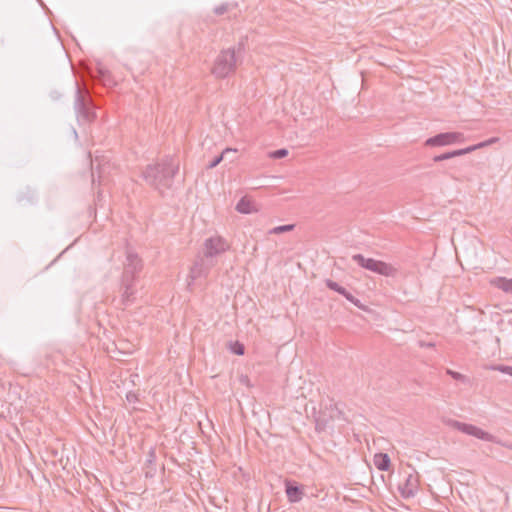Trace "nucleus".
I'll list each match as a JSON object with an SVG mask.
<instances>
[{"instance_id":"18","label":"nucleus","mask_w":512,"mask_h":512,"mask_svg":"<svg viewBox=\"0 0 512 512\" xmlns=\"http://www.w3.org/2000/svg\"><path fill=\"white\" fill-rule=\"evenodd\" d=\"M294 228H295L294 224L280 225V226L272 228L269 231V234H277L278 235V234H282L285 232H290V231L294 230Z\"/></svg>"},{"instance_id":"24","label":"nucleus","mask_w":512,"mask_h":512,"mask_svg":"<svg viewBox=\"0 0 512 512\" xmlns=\"http://www.w3.org/2000/svg\"><path fill=\"white\" fill-rule=\"evenodd\" d=\"M446 374H448L453 379L458 380V381H464L465 380V376L463 374H461L459 372H456V371H453L451 369H447L446 370Z\"/></svg>"},{"instance_id":"3","label":"nucleus","mask_w":512,"mask_h":512,"mask_svg":"<svg viewBox=\"0 0 512 512\" xmlns=\"http://www.w3.org/2000/svg\"><path fill=\"white\" fill-rule=\"evenodd\" d=\"M239 62L241 59L234 47L222 49L214 60L211 74L217 79H224L235 73Z\"/></svg>"},{"instance_id":"13","label":"nucleus","mask_w":512,"mask_h":512,"mask_svg":"<svg viewBox=\"0 0 512 512\" xmlns=\"http://www.w3.org/2000/svg\"><path fill=\"white\" fill-rule=\"evenodd\" d=\"M333 420V416L328 414L327 411H320L315 416V430L317 433H322L326 430L330 422Z\"/></svg>"},{"instance_id":"2","label":"nucleus","mask_w":512,"mask_h":512,"mask_svg":"<svg viewBox=\"0 0 512 512\" xmlns=\"http://www.w3.org/2000/svg\"><path fill=\"white\" fill-rule=\"evenodd\" d=\"M229 249V244L222 237H210L204 242L203 255L199 256L190 269L189 277L195 280L206 277L215 265L213 258Z\"/></svg>"},{"instance_id":"25","label":"nucleus","mask_w":512,"mask_h":512,"mask_svg":"<svg viewBox=\"0 0 512 512\" xmlns=\"http://www.w3.org/2000/svg\"><path fill=\"white\" fill-rule=\"evenodd\" d=\"M451 158H452L451 151L450 152H445L443 154L434 156L433 157V162L437 163V162H441V161L448 160V159H451Z\"/></svg>"},{"instance_id":"29","label":"nucleus","mask_w":512,"mask_h":512,"mask_svg":"<svg viewBox=\"0 0 512 512\" xmlns=\"http://www.w3.org/2000/svg\"><path fill=\"white\" fill-rule=\"evenodd\" d=\"M494 369L500 370L501 372H505L509 375H512V366H497Z\"/></svg>"},{"instance_id":"31","label":"nucleus","mask_w":512,"mask_h":512,"mask_svg":"<svg viewBox=\"0 0 512 512\" xmlns=\"http://www.w3.org/2000/svg\"><path fill=\"white\" fill-rule=\"evenodd\" d=\"M127 399H128V401L132 402V401H135L137 398H136V395H135V394H133V393H129V394L127 395Z\"/></svg>"},{"instance_id":"14","label":"nucleus","mask_w":512,"mask_h":512,"mask_svg":"<svg viewBox=\"0 0 512 512\" xmlns=\"http://www.w3.org/2000/svg\"><path fill=\"white\" fill-rule=\"evenodd\" d=\"M236 210L242 214H250L252 212L257 211V209L255 208L254 202L247 196L242 197L238 201V203L236 205Z\"/></svg>"},{"instance_id":"22","label":"nucleus","mask_w":512,"mask_h":512,"mask_svg":"<svg viewBox=\"0 0 512 512\" xmlns=\"http://www.w3.org/2000/svg\"><path fill=\"white\" fill-rule=\"evenodd\" d=\"M231 151V149H225L220 155L216 156L208 165L207 168L212 169L216 167L223 160L224 154Z\"/></svg>"},{"instance_id":"17","label":"nucleus","mask_w":512,"mask_h":512,"mask_svg":"<svg viewBox=\"0 0 512 512\" xmlns=\"http://www.w3.org/2000/svg\"><path fill=\"white\" fill-rule=\"evenodd\" d=\"M374 465L380 471H388L391 466V460L386 453H378L374 456Z\"/></svg>"},{"instance_id":"9","label":"nucleus","mask_w":512,"mask_h":512,"mask_svg":"<svg viewBox=\"0 0 512 512\" xmlns=\"http://www.w3.org/2000/svg\"><path fill=\"white\" fill-rule=\"evenodd\" d=\"M450 425L453 428L457 429L458 431H461L462 433L474 436L478 439L486 440V441H490L492 439V435H490L488 432H486L472 424L459 422L457 420H451Z\"/></svg>"},{"instance_id":"26","label":"nucleus","mask_w":512,"mask_h":512,"mask_svg":"<svg viewBox=\"0 0 512 512\" xmlns=\"http://www.w3.org/2000/svg\"><path fill=\"white\" fill-rule=\"evenodd\" d=\"M246 40H247V37H244L242 38L238 44H237V48H235L236 50V55L239 56L241 53L244 52L245 50V43H246Z\"/></svg>"},{"instance_id":"30","label":"nucleus","mask_w":512,"mask_h":512,"mask_svg":"<svg viewBox=\"0 0 512 512\" xmlns=\"http://www.w3.org/2000/svg\"><path fill=\"white\" fill-rule=\"evenodd\" d=\"M419 346L420 347H425V348H433L435 347V343L433 342H426V341H423V340H420L418 342Z\"/></svg>"},{"instance_id":"16","label":"nucleus","mask_w":512,"mask_h":512,"mask_svg":"<svg viewBox=\"0 0 512 512\" xmlns=\"http://www.w3.org/2000/svg\"><path fill=\"white\" fill-rule=\"evenodd\" d=\"M489 283L506 293L512 292V279H507L505 277H494L490 279Z\"/></svg>"},{"instance_id":"7","label":"nucleus","mask_w":512,"mask_h":512,"mask_svg":"<svg viewBox=\"0 0 512 512\" xmlns=\"http://www.w3.org/2000/svg\"><path fill=\"white\" fill-rule=\"evenodd\" d=\"M464 141V135L460 132H444L428 138L424 145L428 147L447 146Z\"/></svg>"},{"instance_id":"11","label":"nucleus","mask_w":512,"mask_h":512,"mask_svg":"<svg viewBox=\"0 0 512 512\" xmlns=\"http://www.w3.org/2000/svg\"><path fill=\"white\" fill-rule=\"evenodd\" d=\"M399 491L403 498L409 499L414 497L418 491V479L416 476L409 474L404 483L399 485Z\"/></svg>"},{"instance_id":"1","label":"nucleus","mask_w":512,"mask_h":512,"mask_svg":"<svg viewBox=\"0 0 512 512\" xmlns=\"http://www.w3.org/2000/svg\"><path fill=\"white\" fill-rule=\"evenodd\" d=\"M179 172V161L172 156H165L155 163L149 164L142 171V178L148 186L161 196L172 188L174 178Z\"/></svg>"},{"instance_id":"5","label":"nucleus","mask_w":512,"mask_h":512,"mask_svg":"<svg viewBox=\"0 0 512 512\" xmlns=\"http://www.w3.org/2000/svg\"><path fill=\"white\" fill-rule=\"evenodd\" d=\"M352 260L356 262L361 268L385 277L394 278L398 275V268L381 260L366 258L362 254H354L352 256Z\"/></svg>"},{"instance_id":"15","label":"nucleus","mask_w":512,"mask_h":512,"mask_svg":"<svg viewBox=\"0 0 512 512\" xmlns=\"http://www.w3.org/2000/svg\"><path fill=\"white\" fill-rule=\"evenodd\" d=\"M16 201L21 205L34 204L36 202V194L32 189L26 188L17 194Z\"/></svg>"},{"instance_id":"32","label":"nucleus","mask_w":512,"mask_h":512,"mask_svg":"<svg viewBox=\"0 0 512 512\" xmlns=\"http://www.w3.org/2000/svg\"><path fill=\"white\" fill-rule=\"evenodd\" d=\"M150 457H152V458H154V457H155V454H154V452H153V451L150 453Z\"/></svg>"},{"instance_id":"12","label":"nucleus","mask_w":512,"mask_h":512,"mask_svg":"<svg viewBox=\"0 0 512 512\" xmlns=\"http://www.w3.org/2000/svg\"><path fill=\"white\" fill-rule=\"evenodd\" d=\"M325 284L330 290H333V291L341 294L355 306L361 307L360 300L357 299L356 297H354L349 291H347L344 287L340 286L337 282H335L331 279H326Z\"/></svg>"},{"instance_id":"20","label":"nucleus","mask_w":512,"mask_h":512,"mask_svg":"<svg viewBox=\"0 0 512 512\" xmlns=\"http://www.w3.org/2000/svg\"><path fill=\"white\" fill-rule=\"evenodd\" d=\"M234 6L235 5H232L229 3H222L221 5L216 6L213 11L216 15L221 16V15L225 14L226 12H228L229 10H231V8Z\"/></svg>"},{"instance_id":"23","label":"nucleus","mask_w":512,"mask_h":512,"mask_svg":"<svg viewBox=\"0 0 512 512\" xmlns=\"http://www.w3.org/2000/svg\"><path fill=\"white\" fill-rule=\"evenodd\" d=\"M288 155V150L287 149H278V150H275L274 152L271 153V157L274 158V159H282L284 157H286Z\"/></svg>"},{"instance_id":"27","label":"nucleus","mask_w":512,"mask_h":512,"mask_svg":"<svg viewBox=\"0 0 512 512\" xmlns=\"http://www.w3.org/2000/svg\"><path fill=\"white\" fill-rule=\"evenodd\" d=\"M496 141H498V138L494 137V138H490V139H488L486 141L480 142V143L476 144V146H478V149H479V148H483V147H486L488 145H491V144L495 143Z\"/></svg>"},{"instance_id":"10","label":"nucleus","mask_w":512,"mask_h":512,"mask_svg":"<svg viewBox=\"0 0 512 512\" xmlns=\"http://www.w3.org/2000/svg\"><path fill=\"white\" fill-rule=\"evenodd\" d=\"M284 484L285 493L290 503H298L303 499L305 493L301 484L290 479H285Z\"/></svg>"},{"instance_id":"6","label":"nucleus","mask_w":512,"mask_h":512,"mask_svg":"<svg viewBox=\"0 0 512 512\" xmlns=\"http://www.w3.org/2000/svg\"><path fill=\"white\" fill-rule=\"evenodd\" d=\"M143 269L142 259L138 254L128 251L126 261L124 262L123 272L121 277L137 281L139 273Z\"/></svg>"},{"instance_id":"8","label":"nucleus","mask_w":512,"mask_h":512,"mask_svg":"<svg viewBox=\"0 0 512 512\" xmlns=\"http://www.w3.org/2000/svg\"><path fill=\"white\" fill-rule=\"evenodd\" d=\"M136 281L131 279L122 278L120 279V304L123 308L128 307L135 303L136 300Z\"/></svg>"},{"instance_id":"4","label":"nucleus","mask_w":512,"mask_h":512,"mask_svg":"<svg viewBox=\"0 0 512 512\" xmlns=\"http://www.w3.org/2000/svg\"><path fill=\"white\" fill-rule=\"evenodd\" d=\"M96 108L97 106L91 97L90 91L83 90L76 84L74 109L78 121L85 124L95 121L97 118Z\"/></svg>"},{"instance_id":"28","label":"nucleus","mask_w":512,"mask_h":512,"mask_svg":"<svg viewBox=\"0 0 512 512\" xmlns=\"http://www.w3.org/2000/svg\"><path fill=\"white\" fill-rule=\"evenodd\" d=\"M454 168H455L454 166L449 167V168H448V170H447V171H445V173H446L447 175H449V176H450V178H452L453 180H459V178H458V176L456 175L455 171H453V170H454Z\"/></svg>"},{"instance_id":"21","label":"nucleus","mask_w":512,"mask_h":512,"mask_svg":"<svg viewBox=\"0 0 512 512\" xmlns=\"http://www.w3.org/2000/svg\"><path fill=\"white\" fill-rule=\"evenodd\" d=\"M231 350L234 354L238 355V356H241V355H244L245 353V347L242 343L236 341L232 344L231 346Z\"/></svg>"},{"instance_id":"19","label":"nucleus","mask_w":512,"mask_h":512,"mask_svg":"<svg viewBox=\"0 0 512 512\" xmlns=\"http://www.w3.org/2000/svg\"><path fill=\"white\" fill-rule=\"evenodd\" d=\"M477 149H478V146L472 145V146H469V147H466L463 149H457V150L451 151V155H452V158H454V157H458V156H462V155L471 153Z\"/></svg>"}]
</instances>
